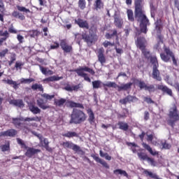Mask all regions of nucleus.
<instances>
[{
  "mask_svg": "<svg viewBox=\"0 0 179 179\" xmlns=\"http://www.w3.org/2000/svg\"><path fill=\"white\" fill-rule=\"evenodd\" d=\"M137 155L140 160H147L148 158L149 157L148 155H146V153L142 152H138Z\"/></svg>",
  "mask_w": 179,
  "mask_h": 179,
  "instance_id": "nucleus-49",
  "label": "nucleus"
},
{
  "mask_svg": "<svg viewBox=\"0 0 179 179\" xmlns=\"http://www.w3.org/2000/svg\"><path fill=\"white\" fill-rule=\"evenodd\" d=\"M164 52L160 53V58L164 62H170L172 59V62L175 66H178V63H177V59H176V55L173 52V50L170 49V47L166 46L163 47Z\"/></svg>",
  "mask_w": 179,
  "mask_h": 179,
  "instance_id": "nucleus-3",
  "label": "nucleus"
},
{
  "mask_svg": "<svg viewBox=\"0 0 179 179\" xmlns=\"http://www.w3.org/2000/svg\"><path fill=\"white\" fill-rule=\"evenodd\" d=\"M36 104L39 108H41V110H48V108H51V107L47 104V102H45L43 98L37 99Z\"/></svg>",
  "mask_w": 179,
  "mask_h": 179,
  "instance_id": "nucleus-16",
  "label": "nucleus"
},
{
  "mask_svg": "<svg viewBox=\"0 0 179 179\" xmlns=\"http://www.w3.org/2000/svg\"><path fill=\"white\" fill-rule=\"evenodd\" d=\"M28 108L29 111H31L32 114H34V115L41 113V109H40L38 106H36V104L33 103H29Z\"/></svg>",
  "mask_w": 179,
  "mask_h": 179,
  "instance_id": "nucleus-19",
  "label": "nucleus"
},
{
  "mask_svg": "<svg viewBox=\"0 0 179 179\" xmlns=\"http://www.w3.org/2000/svg\"><path fill=\"white\" fill-rule=\"evenodd\" d=\"M60 47L62 50H64V52H66V53L72 52V50H73L72 45H69L65 40H62L60 41Z\"/></svg>",
  "mask_w": 179,
  "mask_h": 179,
  "instance_id": "nucleus-14",
  "label": "nucleus"
},
{
  "mask_svg": "<svg viewBox=\"0 0 179 179\" xmlns=\"http://www.w3.org/2000/svg\"><path fill=\"white\" fill-rule=\"evenodd\" d=\"M66 103V99L64 98L54 100V105L56 106V107H62L64 104H65Z\"/></svg>",
  "mask_w": 179,
  "mask_h": 179,
  "instance_id": "nucleus-34",
  "label": "nucleus"
},
{
  "mask_svg": "<svg viewBox=\"0 0 179 179\" xmlns=\"http://www.w3.org/2000/svg\"><path fill=\"white\" fill-rule=\"evenodd\" d=\"M127 15L129 22H134L136 20L141 22L140 29L141 33L146 34L148 33V26H149V19L145 14V9L143 7V0L134 1V11L131 9L127 10Z\"/></svg>",
  "mask_w": 179,
  "mask_h": 179,
  "instance_id": "nucleus-1",
  "label": "nucleus"
},
{
  "mask_svg": "<svg viewBox=\"0 0 179 179\" xmlns=\"http://www.w3.org/2000/svg\"><path fill=\"white\" fill-rule=\"evenodd\" d=\"M78 5L81 10H84V9H86V0H78Z\"/></svg>",
  "mask_w": 179,
  "mask_h": 179,
  "instance_id": "nucleus-45",
  "label": "nucleus"
},
{
  "mask_svg": "<svg viewBox=\"0 0 179 179\" xmlns=\"http://www.w3.org/2000/svg\"><path fill=\"white\" fill-rule=\"evenodd\" d=\"M87 113L88 114V122H90V125H94L96 124V117H94V113L91 108L87 110Z\"/></svg>",
  "mask_w": 179,
  "mask_h": 179,
  "instance_id": "nucleus-20",
  "label": "nucleus"
},
{
  "mask_svg": "<svg viewBox=\"0 0 179 179\" xmlns=\"http://www.w3.org/2000/svg\"><path fill=\"white\" fill-rule=\"evenodd\" d=\"M64 149H72L76 153H83V150L80 148V146L74 144L71 141H65L61 144Z\"/></svg>",
  "mask_w": 179,
  "mask_h": 179,
  "instance_id": "nucleus-11",
  "label": "nucleus"
},
{
  "mask_svg": "<svg viewBox=\"0 0 179 179\" xmlns=\"http://www.w3.org/2000/svg\"><path fill=\"white\" fill-rule=\"evenodd\" d=\"M17 142L18 145H20V146L22 149L27 150L24 155L27 157H29V159H31V157H33V156H36V155H38V153H41V150L36 149L33 147L27 146L24 143V141H23V140H22V138H17Z\"/></svg>",
  "mask_w": 179,
  "mask_h": 179,
  "instance_id": "nucleus-5",
  "label": "nucleus"
},
{
  "mask_svg": "<svg viewBox=\"0 0 179 179\" xmlns=\"http://www.w3.org/2000/svg\"><path fill=\"white\" fill-rule=\"evenodd\" d=\"M29 127H37V124L36 123H29V124H27L26 125H24L22 127L23 131H24L25 132H28L30 131V128H29Z\"/></svg>",
  "mask_w": 179,
  "mask_h": 179,
  "instance_id": "nucleus-46",
  "label": "nucleus"
},
{
  "mask_svg": "<svg viewBox=\"0 0 179 179\" xmlns=\"http://www.w3.org/2000/svg\"><path fill=\"white\" fill-rule=\"evenodd\" d=\"M144 101H145V103H148V104H153V103H155V101L152 100L150 97L148 96L144 97Z\"/></svg>",
  "mask_w": 179,
  "mask_h": 179,
  "instance_id": "nucleus-61",
  "label": "nucleus"
},
{
  "mask_svg": "<svg viewBox=\"0 0 179 179\" xmlns=\"http://www.w3.org/2000/svg\"><path fill=\"white\" fill-rule=\"evenodd\" d=\"M24 64L22 62H16L15 65V68H16L17 71V69H22V66H23Z\"/></svg>",
  "mask_w": 179,
  "mask_h": 179,
  "instance_id": "nucleus-64",
  "label": "nucleus"
},
{
  "mask_svg": "<svg viewBox=\"0 0 179 179\" xmlns=\"http://www.w3.org/2000/svg\"><path fill=\"white\" fill-rule=\"evenodd\" d=\"M0 37H3L0 38V41H1V43L6 41V40L9 38V32L8 31H5L3 32V30H0Z\"/></svg>",
  "mask_w": 179,
  "mask_h": 179,
  "instance_id": "nucleus-32",
  "label": "nucleus"
},
{
  "mask_svg": "<svg viewBox=\"0 0 179 179\" xmlns=\"http://www.w3.org/2000/svg\"><path fill=\"white\" fill-rule=\"evenodd\" d=\"M114 42L113 43H111L108 41H105L103 43V45L105 48H107V47H108V45H110V47H114Z\"/></svg>",
  "mask_w": 179,
  "mask_h": 179,
  "instance_id": "nucleus-58",
  "label": "nucleus"
},
{
  "mask_svg": "<svg viewBox=\"0 0 179 179\" xmlns=\"http://www.w3.org/2000/svg\"><path fill=\"white\" fill-rule=\"evenodd\" d=\"M41 97H43V99H45V100H52V99H54V97H55V95L52 94V95H50L48 94L44 93L41 94Z\"/></svg>",
  "mask_w": 179,
  "mask_h": 179,
  "instance_id": "nucleus-50",
  "label": "nucleus"
},
{
  "mask_svg": "<svg viewBox=\"0 0 179 179\" xmlns=\"http://www.w3.org/2000/svg\"><path fill=\"white\" fill-rule=\"evenodd\" d=\"M8 33H10L11 34H17V31L15 28H13V26H12L8 28Z\"/></svg>",
  "mask_w": 179,
  "mask_h": 179,
  "instance_id": "nucleus-63",
  "label": "nucleus"
},
{
  "mask_svg": "<svg viewBox=\"0 0 179 179\" xmlns=\"http://www.w3.org/2000/svg\"><path fill=\"white\" fill-rule=\"evenodd\" d=\"M5 82H6V83H7V85L12 86L13 87V89H15V90L19 89V84L16 83V81H13V80L7 79L5 80Z\"/></svg>",
  "mask_w": 179,
  "mask_h": 179,
  "instance_id": "nucleus-38",
  "label": "nucleus"
},
{
  "mask_svg": "<svg viewBox=\"0 0 179 179\" xmlns=\"http://www.w3.org/2000/svg\"><path fill=\"white\" fill-rule=\"evenodd\" d=\"M157 40H158V41H159V43H162V44H163V43H164V36H163V34H157Z\"/></svg>",
  "mask_w": 179,
  "mask_h": 179,
  "instance_id": "nucleus-56",
  "label": "nucleus"
},
{
  "mask_svg": "<svg viewBox=\"0 0 179 179\" xmlns=\"http://www.w3.org/2000/svg\"><path fill=\"white\" fill-rule=\"evenodd\" d=\"M99 155L101 157H105L106 160H111V156L108 155V153H103V150L99 151Z\"/></svg>",
  "mask_w": 179,
  "mask_h": 179,
  "instance_id": "nucleus-52",
  "label": "nucleus"
},
{
  "mask_svg": "<svg viewBox=\"0 0 179 179\" xmlns=\"http://www.w3.org/2000/svg\"><path fill=\"white\" fill-rule=\"evenodd\" d=\"M8 52H9V50L8 48L3 50L0 52V58H4Z\"/></svg>",
  "mask_w": 179,
  "mask_h": 179,
  "instance_id": "nucleus-59",
  "label": "nucleus"
},
{
  "mask_svg": "<svg viewBox=\"0 0 179 179\" xmlns=\"http://www.w3.org/2000/svg\"><path fill=\"white\" fill-rule=\"evenodd\" d=\"M150 10L151 17H153V19H155V17L156 16V12H157V7H156L152 1L150 2Z\"/></svg>",
  "mask_w": 179,
  "mask_h": 179,
  "instance_id": "nucleus-28",
  "label": "nucleus"
},
{
  "mask_svg": "<svg viewBox=\"0 0 179 179\" xmlns=\"http://www.w3.org/2000/svg\"><path fill=\"white\" fill-rule=\"evenodd\" d=\"M30 37L35 38V37H38L40 36V31L37 29H32L29 31Z\"/></svg>",
  "mask_w": 179,
  "mask_h": 179,
  "instance_id": "nucleus-44",
  "label": "nucleus"
},
{
  "mask_svg": "<svg viewBox=\"0 0 179 179\" xmlns=\"http://www.w3.org/2000/svg\"><path fill=\"white\" fill-rule=\"evenodd\" d=\"M145 90H147L148 92H149V93H152V92H155L156 90L155 89V85H150L145 87Z\"/></svg>",
  "mask_w": 179,
  "mask_h": 179,
  "instance_id": "nucleus-57",
  "label": "nucleus"
},
{
  "mask_svg": "<svg viewBox=\"0 0 179 179\" xmlns=\"http://www.w3.org/2000/svg\"><path fill=\"white\" fill-rule=\"evenodd\" d=\"M94 6L96 10H99L100 9H103L104 8V3L101 1V0H96Z\"/></svg>",
  "mask_w": 179,
  "mask_h": 179,
  "instance_id": "nucleus-36",
  "label": "nucleus"
},
{
  "mask_svg": "<svg viewBox=\"0 0 179 179\" xmlns=\"http://www.w3.org/2000/svg\"><path fill=\"white\" fill-rule=\"evenodd\" d=\"M10 104H13V106H16V107L20 108L24 107V103H23V100L22 99L11 100L10 101Z\"/></svg>",
  "mask_w": 179,
  "mask_h": 179,
  "instance_id": "nucleus-31",
  "label": "nucleus"
},
{
  "mask_svg": "<svg viewBox=\"0 0 179 179\" xmlns=\"http://www.w3.org/2000/svg\"><path fill=\"white\" fill-rule=\"evenodd\" d=\"M63 77H59V76H52L48 78H46L43 80V82H55L57 80H61V79H62Z\"/></svg>",
  "mask_w": 179,
  "mask_h": 179,
  "instance_id": "nucleus-35",
  "label": "nucleus"
},
{
  "mask_svg": "<svg viewBox=\"0 0 179 179\" xmlns=\"http://www.w3.org/2000/svg\"><path fill=\"white\" fill-rule=\"evenodd\" d=\"M161 145L163 149H170L171 148V145L166 141H162Z\"/></svg>",
  "mask_w": 179,
  "mask_h": 179,
  "instance_id": "nucleus-54",
  "label": "nucleus"
},
{
  "mask_svg": "<svg viewBox=\"0 0 179 179\" xmlns=\"http://www.w3.org/2000/svg\"><path fill=\"white\" fill-rule=\"evenodd\" d=\"M97 58H98V61L99 62H100L101 65H104V64H106L107 59H106V55H104V48H100L98 50H97Z\"/></svg>",
  "mask_w": 179,
  "mask_h": 179,
  "instance_id": "nucleus-12",
  "label": "nucleus"
},
{
  "mask_svg": "<svg viewBox=\"0 0 179 179\" xmlns=\"http://www.w3.org/2000/svg\"><path fill=\"white\" fill-rule=\"evenodd\" d=\"M55 45H51L50 47V50H57V48H59V43L58 42H54Z\"/></svg>",
  "mask_w": 179,
  "mask_h": 179,
  "instance_id": "nucleus-60",
  "label": "nucleus"
},
{
  "mask_svg": "<svg viewBox=\"0 0 179 179\" xmlns=\"http://www.w3.org/2000/svg\"><path fill=\"white\" fill-rule=\"evenodd\" d=\"M150 63L152 65V78L157 82H162V76H160V71H159V61H157V57L156 56H151L150 57Z\"/></svg>",
  "mask_w": 179,
  "mask_h": 179,
  "instance_id": "nucleus-7",
  "label": "nucleus"
},
{
  "mask_svg": "<svg viewBox=\"0 0 179 179\" xmlns=\"http://www.w3.org/2000/svg\"><path fill=\"white\" fill-rule=\"evenodd\" d=\"M40 68V71L42 72L43 75H52L54 73L51 70H47V68L42 66L41 65H38Z\"/></svg>",
  "mask_w": 179,
  "mask_h": 179,
  "instance_id": "nucleus-42",
  "label": "nucleus"
},
{
  "mask_svg": "<svg viewBox=\"0 0 179 179\" xmlns=\"http://www.w3.org/2000/svg\"><path fill=\"white\" fill-rule=\"evenodd\" d=\"M32 90H39V92H44V88L41 84H34L31 85Z\"/></svg>",
  "mask_w": 179,
  "mask_h": 179,
  "instance_id": "nucleus-43",
  "label": "nucleus"
},
{
  "mask_svg": "<svg viewBox=\"0 0 179 179\" xmlns=\"http://www.w3.org/2000/svg\"><path fill=\"white\" fill-rule=\"evenodd\" d=\"M91 157L96 162V163H100L103 166V167H105V169H110V166H108V164L106 161H103L100 157H97L96 155L92 154L91 155Z\"/></svg>",
  "mask_w": 179,
  "mask_h": 179,
  "instance_id": "nucleus-21",
  "label": "nucleus"
},
{
  "mask_svg": "<svg viewBox=\"0 0 179 179\" xmlns=\"http://www.w3.org/2000/svg\"><path fill=\"white\" fill-rule=\"evenodd\" d=\"M0 12L1 13H5V12H6V8H5L3 0H0Z\"/></svg>",
  "mask_w": 179,
  "mask_h": 179,
  "instance_id": "nucleus-55",
  "label": "nucleus"
},
{
  "mask_svg": "<svg viewBox=\"0 0 179 179\" xmlns=\"http://www.w3.org/2000/svg\"><path fill=\"white\" fill-rule=\"evenodd\" d=\"M146 160L147 162H148V163H150L151 166H156V162H155L154 159L148 157Z\"/></svg>",
  "mask_w": 179,
  "mask_h": 179,
  "instance_id": "nucleus-62",
  "label": "nucleus"
},
{
  "mask_svg": "<svg viewBox=\"0 0 179 179\" xmlns=\"http://www.w3.org/2000/svg\"><path fill=\"white\" fill-rule=\"evenodd\" d=\"M16 135H17V131L14 129H10L0 133V136H9L10 138H15Z\"/></svg>",
  "mask_w": 179,
  "mask_h": 179,
  "instance_id": "nucleus-13",
  "label": "nucleus"
},
{
  "mask_svg": "<svg viewBox=\"0 0 179 179\" xmlns=\"http://www.w3.org/2000/svg\"><path fill=\"white\" fill-rule=\"evenodd\" d=\"M114 36H115L116 38H118V34L117 31V29H113V34H106V38H107V40H110L111 38H113V37H114Z\"/></svg>",
  "mask_w": 179,
  "mask_h": 179,
  "instance_id": "nucleus-40",
  "label": "nucleus"
},
{
  "mask_svg": "<svg viewBox=\"0 0 179 179\" xmlns=\"http://www.w3.org/2000/svg\"><path fill=\"white\" fill-rule=\"evenodd\" d=\"M117 125L119 127V129H121L122 131H128L129 129V125H128V123L124 122H118Z\"/></svg>",
  "mask_w": 179,
  "mask_h": 179,
  "instance_id": "nucleus-33",
  "label": "nucleus"
},
{
  "mask_svg": "<svg viewBox=\"0 0 179 179\" xmlns=\"http://www.w3.org/2000/svg\"><path fill=\"white\" fill-rule=\"evenodd\" d=\"M82 37L86 43H93V41H94V34H90L89 35L87 34H83Z\"/></svg>",
  "mask_w": 179,
  "mask_h": 179,
  "instance_id": "nucleus-27",
  "label": "nucleus"
},
{
  "mask_svg": "<svg viewBox=\"0 0 179 179\" xmlns=\"http://www.w3.org/2000/svg\"><path fill=\"white\" fill-rule=\"evenodd\" d=\"M143 148L145 149V150H148L149 152L150 155H152V156H159V152L154 150L152 149V147L149 145V144H147L145 143H142Z\"/></svg>",
  "mask_w": 179,
  "mask_h": 179,
  "instance_id": "nucleus-25",
  "label": "nucleus"
},
{
  "mask_svg": "<svg viewBox=\"0 0 179 179\" xmlns=\"http://www.w3.org/2000/svg\"><path fill=\"white\" fill-rule=\"evenodd\" d=\"M20 121H24V122H31L32 121H35L36 122H40L41 121V117L35 116L32 117H13V124L15 125L16 128H20L22 127V122Z\"/></svg>",
  "mask_w": 179,
  "mask_h": 179,
  "instance_id": "nucleus-10",
  "label": "nucleus"
},
{
  "mask_svg": "<svg viewBox=\"0 0 179 179\" xmlns=\"http://www.w3.org/2000/svg\"><path fill=\"white\" fill-rule=\"evenodd\" d=\"M13 17H15V19H20V20H24L26 19V17L24 15L22 14V13H20L19 11L14 10L12 13Z\"/></svg>",
  "mask_w": 179,
  "mask_h": 179,
  "instance_id": "nucleus-30",
  "label": "nucleus"
},
{
  "mask_svg": "<svg viewBox=\"0 0 179 179\" xmlns=\"http://www.w3.org/2000/svg\"><path fill=\"white\" fill-rule=\"evenodd\" d=\"M92 87L93 89H100V87H101V81L100 80L92 81Z\"/></svg>",
  "mask_w": 179,
  "mask_h": 179,
  "instance_id": "nucleus-48",
  "label": "nucleus"
},
{
  "mask_svg": "<svg viewBox=\"0 0 179 179\" xmlns=\"http://www.w3.org/2000/svg\"><path fill=\"white\" fill-rule=\"evenodd\" d=\"M114 17V24L115 26H116V27H117L118 29H121V27H122V19H121V17L117 14L115 13L113 15Z\"/></svg>",
  "mask_w": 179,
  "mask_h": 179,
  "instance_id": "nucleus-22",
  "label": "nucleus"
},
{
  "mask_svg": "<svg viewBox=\"0 0 179 179\" xmlns=\"http://www.w3.org/2000/svg\"><path fill=\"white\" fill-rule=\"evenodd\" d=\"M103 86L104 87V90L107 92L108 89L107 87H113V89H117V92H121L122 90L127 91L129 90V89H131L132 87V83H129L126 84H122L120 86L117 85L115 82H111L109 81L106 84H103Z\"/></svg>",
  "mask_w": 179,
  "mask_h": 179,
  "instance_id": "nucleus-9",
  "label": "nucleus"
},
{
  "mask_svg": "<svg viewBox=\"0 0 179 179\" xmlns=\"http://www.w3.org/2000/svg\"><path fill=\"white\" fill-rule=\"evenodd\" d=\"M86 118H87V116L83 110L74 108L71 114L69 124H82V122L86 121Z\"/></svg>",
  "mask_w": 179,
  "mask_h": 179,
  "instance_id": "nucleus-4",
  "label": "nucleus"
},
{
  "mask_svg": "<svg viewBox=\"0 0 179 179\" xmlns=\"http://www.w3.org/2000/svg\"><path fill=\"white\" fill-rule=\"evenodd\" d=\"M16 61V54L13 53L10 57V61H8L9 66H12L13 64Z\"/></svg>",
  "mask_w": 179,
  "mask_h": 179,
  "instance_id": "nucleus-51",
  "label": "nucleus"
},
{
  "mask_svg": "<svg viewBox=\"0 0 179 179\" xmlns=\"http://www.w3.org/2000/svg\"><path fill=\"white\" fill-rule=\"evenodd\" d=\"M169 117L170 119L167 120V124L169 127H171V128H174L176 122L179 121L178 110H177V106L175 103H173L170 108Z\"/></svg>",
  "mask_w": 179,
  "mask_h": 179,
  "instance_id": "nucleus-6",
  "label": "nucleus"
},
{
  "mask_svg": "<svg viewBox=\"0 0 179 179\" xmlns=\"http://www.w3.org/2000/svg\"><path fill=\"white\" fill-rule=\"evenodd\" d=\"M73 71L76 72L77 75H78L81 78H83L84 80H86V82H89L90 83V82H92V80L87 76V73L85 72H88L92 76H94L96 73L93 69H90L88 66L80 67L78 69H75Z\"/></svg>",
  "mask_w": 179,
  "mask_h": 179,
  "instance_id": "nucleus-8",
  "label": "nucleus"
},
{
  "mask_svg": "<svg viewBox=\"0 0 179 179\" xmlns=\"http://www.w3.org/2000/svg\"><path fill=\"white\" fill-rule=\"evenodd\" d=\"M67 107H70V108H85V106H83V104L76 103L73 101H67Z\"/></svg>",
  "mask_w": 179,
  "mask_h": 179,
  "instance_id": "nucleus-24",
  "label": "nucleus"
},
{
  "mask_svg": "<svg viewBox=\"0 0 179 179\" xmlns=\"http://www.w3.org/2000/svg\"><path fill=\"white\" fill-rule=\"evenodd\" d=\"M136 45L139 50L141 51V54L143 55L144 58L146 59H150L152 55L150 51L146 48L148 46V41L143 36H139L136 41Z\"/></svg>",
  "mask_w": 179,
  "mask_h": 179,
  "instance_id": "nucleus-2",
  "label": "nucleus"
},
{
  "mask_svg": "<svg viewBox=\"0 0 179 179\" xmlns=\"http://www.w3.org/2000/svg\"><path fill=\"white\" fill-rule=\"evenodd\" d=\"M155 30L157 34H161L162 31H163V22L162 21V19L157 20L155 22Z\"/></svg>",
  "mask_w": 179,
  "mask_h": 179,
  "instance_id": "nucleus-23",
  "label": "nucleus"
},
{
  "mask_svg": "<svg viewBox=\"0 0 179 179\" xmlns=\"http://www.w3.org/2000/svg\"><path fill=\"white\" fill-rule=\"evenodd\" d=\"M0 149L1 152H8V150H10V145L9 142H8L7 144L1 145Z\"/></svg>",
  "mask_w": 179,
  "mask_h": 179,
  "instance_id": "nucleus-47",
  "label": "nucleus"
},
{
  "mask_svg": "<svg viewBox=\"0 0 179 179\" xmlns=\"http://www.w3.org/2000/svg\"><path fill=\"white\" fill-rule=\"evenodd\" d=\"M134 85H136V86L139 87L141 90H143V89L145 90L146 86H148L145 81H142L139 79L134 80Z\"/></svg>",
  "mask_w": 179,
  "mask_h": 179,
  "instance_id": "nucleus-29",
  "label": "nucleus"
},
{
  "mask_svg": "<svg viewBox=\"0 0 179 179\" xmlns=\"http://www.w3.org/2000/svg\"><path fill=\"white\" fill-rule=\"evenodd\" d=\"M126 145L131 148L130 150L133 152V153H136V148H139V145L135 143L126 142Z\"/></svg>",
  "mask_w": 179,
  "mask_h": 179,
  "instance_id": "nucleus-39",
  "label": "nucleus"
},
{
  "mask_svg": "<svg viewBox=\"0 0 179 179\" xmlns=\"http://www.w3.org/2000/svg\"><path fill=\"white\" fill-rule=\"evenodd\" d=\"M40 143L43 148H45V150L48 152H52V148L50 147V141H48V138H43L40 141Z\"/></svg>",
  "mask_w": 179,
  "mask_h": 179,
  "instance_id": "nucleus-26",
  "label": "nucleus"
},
{
  "mask_svg": "<svg viewBox=\"0 0 179 179\" xmlns=\"http://www.w3.org/2000/svg\"><path fill=\"white\" fill-rule=\"evenodd\" d=\"M31 82H34V78H21L20 83H31Z\"/></svg>",
  "mask_w": 179,
  "mask_h": 179,
  "instance_id": "nucleus-53",
  "label": "nucleus"
},
{
  "mask_svg": "<svg viewBox=\"0 0 179 179\" xmlns=\"http://www.w3.org/2000/svg\"><path fill=\"white\" fill-rule=\"evenodd\" d=\"M16 8L18 12H22L23 13H30L31 12L30 11V9L27 8L24 6L17 5Z\"/></svg>",
  "mask_w": 179,
  "mask_h": 179,
  "instance_id": "nucleus-41",
  "label": "nucleus"
},
{
  "mask_svg": "<svg viewBox=\"0 0 179 179\" xmlns=\"http://www.w3.org/2000/svg\"><path fill=\"white\" fill-rule=\"evenodd\" d=\"M76 24H78L80 29H86L87 30H89V23L87 20H83L81 18H78L77 20H75Z\"/></svg>",
  "mask_w": 179,
  "mask_h": 179,
  "instance_id": "nucleus-15",
  "label": "nucleus"
},
{
  "mask_svg": "<svg viewBox=\"0 0 179 179\" xmlns=\"http://www.w3.org/2000/svg\"><path fill=\"white\" fill-rule=\"evenodd\" d=\"M157 89L158 90H162L163 93H166L168 96L173 97V90L169 88V87L163 85H158Z\"/></svg>",
  "mask_w": 179,
  "mask_h": 179,
  "instance_id": "nucleus-17",
  "label": "nucleus"
},
{
  "mask_svg": "<svg viewBox=\"0 0 179 179\" xmlns=\"http://www.w3.org/2000/svg\"><path fill=\"white\" fill-rule=\"evenodd\" d=\"M62 136H64L65 138H78V136H79V135L78 134V133L75 132V131H67L66 133L62 134Z\"/></svg>",
  "mask_w": 179,
  "mask_h": 179,
  "instance_id": "nucleus-37",
  "label": "nucleus"
},
{
  "mask_svg": "<svg viewBox=\"0 0 179 179\" xmlns=\"http://www.w3.org/2000/svg\"><path fill=\"white\" fill-rule=\"evenodd\" d=\"M138 100V98L135 96L128 95L125 98L120 99V103L121 104H127V103H134V101Z\"/></svg>",
  "mask_w": 179,
  "mask_h": 179,
  "instance_id": "nucleus-18",
  "label": "nucleus"
}]
</instances>
